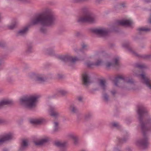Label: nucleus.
<instances>
[{"label": "nucleus", "mask_w": 151, "mask_h": 151, "mask_svg": "<svg viewBox=\"0 0 151 151\" xmlns=\"http://www.w3.org/2000/svg\"><path fill=\"white\" fill-rule=\"evenodd\" d=\"M56 18L53 12L49 10H47L40 16L36 17L31 20V24L35 25L40 24L42 26L40 28V32L45 34L47 32L45 27H51L55 25Z\"/></svg>", "instance_id": "obj_1"}, {"label": "nucleus", "mask_w": 151, "mask_h": 151, "mask_svg": "<svg viewBox=\"0 0 151 151\" xmlns=\"http://www.w3.org/2000/svg\"><path fill=\"white\" fill-rule=\"evenodd\" d=\"M147 110L142 106H139L138 108L137 113L139 115V120L141 125L142 130L145 134V132L150 130V128L148 127V124L149 121L144 122L142 121L143 118L147 114Z\"/></svg>", "instance_id": "obj_2"}, {"label": "nucleus", "mask_w": 151, "mask_h": 151, "mask_svg": "<svg viewBox=\"0 0 151 151\" xmlns=\"http://www.w3.org/2000/svg\"><path fill=\"white\" fill-rule=\"evenodd\" d=\"M38 97L36 96L23 97L20 99V103L22 105L30 109L35 108Z\"/></svg>", "instance_id": "obj_3"}, {"label": "nucleus", "mask_w": 151, "mask_h": 151, "mask_svg": "<svg viewBox=\"0 0 151 151\" xmlns=\"http://www.w3.org/2000/svg\"><path fill=\"white\" fill-rule=\"evenodd\" d=\"M58 59L65 63H67L69 66L73 67L76 63V57H73L69 55H60L58 56Z\"/></svg>", "instance_id": "obj_4"}, {"label": "nucleus", "mask_w": 151, "mask_h": 151, "mask_svg": "<svg viewBox=\"0 0 151 151\" xmlns=\"http://www.w3.org/2000/svg\"><path fill=\"white\" fill-rule=\"evenodd\" d=\"M95 21V19L94 17L89 12L84 14L78 20V22H81L93 23Z\"/></svg>", "instance_id": "obj_5"}, {"label": "nucleus", "mask_w": 151, "mask_h": 151, "mask_svg": "<svg viewBox=\"0 0 151 151\" xmlns=\"http://www.w3.org/2000/svg\"><path fill=\"white\" fill-rule=\"evenodd\" d=\"M126 82L128 83H132L133 82L132 79L129 80L128 78H124L122 75H117L115 78L114 81V83L116 86H119V83L121 81Z\"/></svg>", "instance_id": "obj_6"}, {"label": "nucleus", "mask_w": 151, "mask_h": 151, "mask_svg": "<svg viewBox=\"0 0 151 151\" xmlns=\"http://www.w3.org/2000/svg\"><path fill=\"white\" fill-rule=\"evenodd\" d=\"M92 32L99 36L103 37L105 36L108 34V31L105 28L94 29H92Z\"/></svg>", "instance_id": "obj_7"}, {"label": "nucleus", "mask_w": 151, "mask_h": 151, "mask_svg": "<svg viewBox=\"0 0 151 151\" xmlns=\"http://www.w3.org/2000/svg\"><path fill=\"white\" fill-rule=\"evenodd\" d=\"M140 77L143 83L151 89V80L147 76H146L145 72H143L140 75Z\"/></svg>", "instance_id": "obj_8"}, {"label": "nucleus", "mask_w": 151, "mask_h": 151, "mask_svg": "<svg viewBox=\"0 0 151 151\" xmlns=\"http://www.w3.org/2000/svg\"><path fill=\"white\" fill-rule=\"evenodd\" d=\"M12 135L11 133L6 134L0 137V146L3 145L5 142L12 139Z\"/></svg>", "instance_id": "obj_9"}, {"label": "nucleus", "mask_w": 151, "mask_h": 151, "mask_svg": "<svg viewBox=\"0 0 151 151\" xmlns=\"http://www.w3.org/2000/svg\"><path fill=\"white\" fill-rule=\"evenodd\" d=\"M47 79V78L44 75L37 74L35 75V80L39 83H43L46 81Z\"/></svg>", "instance_id": "obj_10"}, {"label": "nucleus", "mask_w": 151, "mask_h": 151, "mask_svg": "<svg viewBox=\"0 0 151 151\" xmlns=\"http://www.w3.org/2000/svg\"><path fill=\"white\" fill-rule=\"evenodd\" d=\"M82 80L83 84L86 86L88 85L90 82V78L87 73H84L82 75Z\"/></svg>", "instance_id": "obj_11"}, {"label": "nucleus", "mask_w": 151, "mask_h": 151, "mask_svg": "<svg viewBox=\"0 0 151 151\" xmlns=\"http://www.w3.org/2000/svg\"><path fill=\"white\" fill-rule=\"evenodd\" d=\"M118 24L122 26H131L133 24L131 19L122 20L118 21Z\"/></svg>", "instance_id": "obj_12"}, {"label": "nucleus", "mask_w": 151, "mask_h": 151, "mask_svg": "<svg viewBox=\"0 0 151 151\" xmlns=\"http://www.w3.org/2000/svg\"><path fill=\"white\" fill-rule=\"evenodd\" d=\"M12 101L8 99H4L0 101V110L6 105H10L13 104Z\"/></svg>", "instance_id": "obj_13"}, {"label": "nucleus", "mask_w": 151, "mask_h": 151, "mask_svg": "<svg viewBox=\"0 0 151 151\" xmlns=\"http://www.w3.org/2000/svg\"><path fill=\"white\" fill-rule=\"evenodd\" d=\"M49 111L50 115L51 116L56 118L59 116V113L54 107L50 106L49 109Z\"/></svg>", "instance_id": "obj_14"}, {"label": "nucleus", "mask_w": 151, "mask_h": 151, "mask_svg": "<svg viewBox=\"0 0 151 151\" xmlns=\"http://www.w3.org/2000/svg\"><path fill=\"white\" fill-rule=\"evenodd\" d=\"M45 122V119L43 118H40L33 119L30 120V123L34 124H41Z\"/></svg>", "instance_id": "obj_15"}, {"label": "nucleus", "mask_w": 151, "mask_h": 151, "mask_svg": "<svg viewBox=\"0 0 151 151\" xmlns=\"http://www.w3.org/2000/svg\"><path fill=\"white\" fill-rule=\"evenodd\" d=\"M137 144L144 148L145 147L148 145V138L147 137H145L142 140L140 141H138Z\"/></svg>", "instance_id": "obj_16"}, {"label": "nucleus", "mask_w": 151, "mask_h": 151, "mask_svg": "<svg viewBox=\"0 0 151 151\" xmlns=\"http://www.w3.org/2000/svg\"><path fill=\"white\" fill-rule=\"evenodd\" d=\"M28 145V143L26 139L22 140L19 150V151H24L27 148Z\"/></svg>", "instance_id": "obj_17"}, {"label": "nucleus", "mask_w": 151, "mask_h": 151, "mask_svg": "<svg viewBox=\"0 0 151 151\" xmlns=\"http://www.w3.org/2000/svg\"><path fill=\"white\" fill-rule=\"evenodd\" d=\"M32 25L30 24V25H29L26 27H25L24 28L19 31L17 33V35H25L27 32L29 28L30 25Z\"/></svg>", "instance_id": "obj_18"}, {"label": "nucleus", "mask_w": 151, "mask_h": 151, "mask_svg": "<svg viewBox=\"0 0 151 151\" xmlns=\"http://www.w3.org/2000/svg\"><path fill=\"white\" fill-rule=\"evenodd\" d=\"M55 145L58 147L62 148H65L68 145V142L66 141L63 142L56 141L55 142Z\"/></svg>", "instance_id": "obj_19"}, {"label": "nucleus", "mask_w": 151, "mask_h": 151, "mask_svg": "<svg viewBox=\"0 0 151 151\" xmlns=\"http://www.w3.org/2000/svg\"><path fill=\"white\" fill-rule=\"evenodd\" d=\"M119 58L117 57L114 60V62L112 63H110L109 62L107 63L106 65V67H110V66H115L119 64Z\"/></svg>", "instance_id": "obj_20"}, {"label": "nucleus", "mask_w": 151, "mask_h": 151, "mask_svg": "<svg viewBox=\"0 0 151 151\" xmlns=\"http://www.w3.org/2000/svg\"><path fill=\"white\" fill-rule=\"evenodd\" d=\"M102 62L101 61L98 60L97 62L95 63L88 62L86 63V64L87 66L89 67H91L92 66L94 65L98 66L100 65L101 64Z\"/></svg>", "instance_id": "obj_21"}, {"label": "nucleus", "mask_w": 151, "mask_h": 151, "mask_svg": "<svg viewBox=\"0 0 151 151\" xmlns=\"http://www.w3.org/2000/svg\"><path fill=\"white\" fill-rule=\"evenodd\" d=\"M69 111L71 114H75L76 113V108L74 104L70 105L68 108Z\"/></svg>", "instance_id": "obj_22"}, {"label": "nucleus", "mask_w": 151, "mask_h": 151, "mask_svg": "<svg viewBox=\"0 0 151 151\" xmlns=\"http://www.w3.org/2000/svg\"><path fill=\"white\" fill-rule=\"evenodd\" d=\"M48 141V139H43L38 142H35V144L36 145H42L47 142Z\"/></svg>", "instance_id": "obj_23"}, {"label": "nucleus", "mask_w": 151, "mask_h": 151, "mask_svg": "<svg viewBox=\"0 0 151 151\" xmlns=\"http://www.w3.org/2000/svg\"><path fill=\"white\" fill-rule=\"evenodd\" d=\"M100 85L102 88L104 89L106 87V82L105 79H101L100 81Z\"/></svg>", "instance_id": "obj_24"}, {"label": "nucleus", "mask_w": 151, "mask_h": 151, "mask_svg": "<svg viewBox=\"0 0 151 151\" xmlns=\"http://www.w3.org/2000/svg\"><path fill=\"white\" fill-rule=\"evenodd\" d=\"M18 25V23L16 22H14L11 25H8V27L10 29H12L16 27Z\"/></svg>", "instance_id": "obj_25"}, {"label": "nucleus", "mask_w": 151, "mask_h": 151, "mask_svg": "<svg viewBox=\"0 0 151 151\" xmlns=\"http://www.w3.org/2000/svg\"><path fill=\"white\" fill-rule=\"evenodd\" d=\"M46 53L50 55H52L54 54V52L52 49L49 48L45 50Z\"/></svg>", "instance_id": "obj_26"}, {"label": "nucleus", "mask_w": 151, "mask_h": 151, "mask_svg": "<svg viewBox=\"0 0 151 151\" xmlns=\"http://www.w3.org/2000/svg\"><path fill=\"white\" fill-rule=\"evenodd\" d=\"M32 43H29L27 45V49L26 51V52L28 53L32 52Z\"/></svg>", "instance_id": "obj_27"}, {"label": "nucleus", "mask_w": 151, "mask_h": 151, "mask_svg": "<svg viewBox=\"0 0 151 151\" xmlns=\"http://www.w3.org/2000/svg\"><path fill=\"white\" fill-rule=\"evenodd\" d=\"M54 130H53V132H57L58 129H59V124L58 122H55L54 123Z\"/></svg>", "instance_id": "obj_28"}, {"label": "nucleus", "mask_w": 151, "mask_h": 151, "mask_svg": "<svg viewBox=\"0 0 151 151\" xmlns=\"http://www.w3.org/2000/svg\"><path fill=\"white\" fill-rule=\"evenodd\" d=\"M138 30L140 32L142 31L144 32H147L150 30V29L145 27H141L138 29Z\"/></svg>", "instance_id": "obj_29"}, {"label": "nucleus", "mask_w": 151, "mask_h": 151, "mask_svg": "<svg viewBox=\"0 0 151 151\" xmlns=\"http://www.w3.org/2000/svg\"><path fill=\"white\" fill-rule=\"evenodd\" d=\"M59 93L63 96H64L68 94V92L64 90H60L59 91Z\"/></svg>", "instance_id": "obj_30"}, {"label": "nucleus", "mask_w": 151, "mask_h": 151, "mask_svg": "<svg viewBox=\"0 0 151 151\" xmlns=\"http://www.w3.org/2000/svg\"><path fill=\"white\" fill-rule=\"evenodd\" d=\"M69 137L72 140H73L74 142V144H76V136L73 134H70L69 135Z\"/></svg>", "instance_id": "obj_31"}, {"label": "nucleus", "mask_w": 151, "mask_h": 151, "mask_svg": "<svg viewBox=\"0 0 151 151\" xmlns=\"http://www.w3.org/2000/svg\"><path fill=\"white\" fill-rule=\"evenodd\" d=\"M111 125L112 127H117L119 126V124L117 122H114L111 123Z\"/></svg>", "instance_id": "obj_32"}, {"label": "nucleus", "mask_w": 151, "mask_h": 151, "mask_svg": "<svg viewBox=\"0 0 151 151\" xmlns=\"http://www.w3.org/2000/svg\"><path fill=\"white\" fill-rule=\"evenodd\" d=\"M6 122V120L4 119L0 118V124H5Z\"/></svg>", "instance_id": "obj_33"}, {"label": "nucleus", "mask_w": 151, "mask_h": 151, "mask_svg": "<svg viewBox=\"0 0 151 151\" xmlns=\"http://www.w3.org/2000/svg\"><path fill=\"white\" fill-rule=\"evenodd\" d=\"M137 66L139 68H143L145 67V65H138Z\"/></svg>", "instance_id": "obj_34"}, {"label": "nucleus", "mask_w": 151, "mask_h": 151, "mask_svg": "<svg viewBox=\"0 0 151 151\" xmlns=\"http://www.w3.org/2000/svg\"><path fill=\"white\" fill-rule=\"evenodd\" d=\"M7 81L8 82L11 83L12 81V79L11 78L9 77L7 78Z\"/></svg>", "instance_id": "obj_35"}, {"label": "nucleus", "mask_w": 151, "mask_h": 151, "mask_svg": "<svg viewBox=\"0 0 151 151\" xmlns=\"http://www.w3.org/2000/svg\"><path fill=\"white\" fill-rule=\"evenodd\" d=\"M87 48V47L86 45L83 44L82 45V48L83 49H86Z\"/></svg>", "instance_id": "obj_36"}, {"label": "nucleus", "mask_w": 151, "mask_h": 151, "mask_svg": "<svg viewBox=\"0 0 151 151\" xmlns=\"http://www.w3.org/2000/svg\"><path fill=\"white\" fill-rule=\"evenodd\" d=\"M105 100H107L108 99V96L106 94H104L103 96Z\"/></svg>", "instance_id": "obj_37"}, {"label": "nucleus", "mask_w": 151, "mask_h": 151, "mask_svg": "<svg viewBox=\"0 0 151 151\" xmlns=\"http://www.w3.org/2000/svg\"><path fill=\"white\" fill-rule=\"evenodd\" d=\"M123 46L127 48H129V45L127 43H125L123 45Z\"/></svg>", "instance_id": "obj_38"}, {"label": "nucleus", "mask_w": 151, "mask_h": 151, "mask_svg": "<svg viewBox=\"0 0 151 151\" xmlns=\"http://www.w3.org/2000/svg\"><path fill=\"white\" fill-rule=\"evenodd\" d=\"M57 76L58 78L59 79H61L63 77V76L60 74H58Z\"/></svg>", "instance_id": "obj_39"}, {"label": "nucleus", "mask_w": 151, "mask_h": 151, "mask_svg": "<svg viewBox=\"0 0 151 151\" xmlns=\"http://www.w3.org/2000/svg\"><path fill=\"white\" fill-rule=\"evenodd\" d=\"M129 50H130V51H131V52L133 54H134L135 55H136V52L134 51V50H133L132 49H129Z\"/></svg>", "instance_id": "obj_40"}, {"label": "nucleus", "mask_w": 151, "mask_h": 151, "mask_svg": "<svg viewBox=\"0 0 151 151\" xmlns=\"http://www.w3.org/2000/svg\"><path fill=\"white\" fill-rule=\"evenodd\" d=\"M82 99L83 98L81 96H79L78 97V100L80 101H81Z\"/></svg>", "instance_id": "obj_41"}, {"label": "nucleus", "mask_w": 151, "mask_h": 151, "mask_svg": "<svg viewBox=\"0 0 151 151\" xmlns=\"http://www.w3.org/2000/svg\"><path fill=\"white\" fill-rule=\"evenodd\" d=\"M19 0L21 1H22L23 2H29V0Z\"/></svg>", "instance_id": "obj_42"}, {"label": "nucleus", "mask_w": 151, "mask_h": 151, "mask_svg": "<svg viewBox=\"0 0 151 151\" xmlns=\"http://www.w3.org/2000/svg\"><path fill=\"white\" fill-rule=\"evenodd\" d=\"M3 46H4L3 44L1 42H0V47H2Z\"/></svg>", "instance_id": "obj_43"}, {"label": "nucleus", "mask_w": 151, "mask_h": 151, "mask_svg": "<svg viewBox=\"0 0 151 151\" xmlns=\"http://www.w3.org/2000/svg\"><path fill=\"white\" fill-rule=\"evenodd\" d=\"M149 22L150 23H151V17H150V18L149 19Z\"/></svg>", "instance_id": "obj_44"}, {"label": "nucleus", "mask_w": 151, "mask_h": 151, "mask_svg": "<svg viewBox=\"0 0 151 151\" xmlns=\"http://www.w3.org/2000/svg\"><path fill=\"white\" fill-rule=\"evenodd\" d=\"M101 0H96V3H99Z\"/></svg>", "instance_id": "obj_45"}, {"label": "nucleus", "mask_w": 151, "mask_h": 151, "mask_svg": "<svg viewBox=\"0 0 151 151\" xmlns=\"http://www.w3.org/2000/svg\"><path fill=\"white\" fill-rule=\"evenodd\" d=\"M72 2L73 3H75L76 2V0H72Z\"/></svg>", "instance_id": "obj_46"}, {"label": "nucleus", "mask_w": 151, "mask_h": 151, "mask_svg": "<svg viewBox=\"0 0 151 151\" xmlns=\"http://www.w3.org/2000/svg\"><path fill=\"white\" fill-rule=\"evenodd\" d=\"M3 151H8V150L7 149H4Z\"/></svg>", "instance_id": "obj_47"}, {"label": "nucleus", "mask_w": 151, "mask_h": 151, "mask_svg": "<svg viewBox=\"0 0 151 151\" xmlns=\"http://www.w3.org/2000/svg\"><path fill=\"white\" fill-rule=\"evenodd\" d=\"M1 14L0 13V22H1Z\"/></svg>", "instance_id": "obj_48"}, {"label": "nucleus", "mask_w": 151, "mask_h": 151, "mask_svg": "<svg viewBox=\"0 0 151 151\" xmlns=\"http://www.w3.org/2000/svg\"><path fill=\"white\" fill-rule=\"evenodd\" d=\"M86 118H87V116H86L85 117V119H86Z\"/></svg>", "instance_id": "obj_49"}, {"label": "nucleus", "mask_w": 151, "mask_h": 151, "mask_svg": "<svg viewBox=\"0 0 151 151\" xmlns=\"http://www.w3.org/2000/svg\"><path fill=\"white\" fill-rule=\"evenodd\" d=\"M112 93L113 94H114V93H113V92H112Z\"/></svg>", "instance_id": "obj_50"}, {"label": "nucleus", "mask_w": 151, "mask_h": 151, "mask_svg": "<svg viewBox=\"0 0 151 151\" xmlns=\"http://www.w3.org/2000/svg\"><path fill=\"white\" fill-rule=\"evenodd\" d=\"M81 151H86L85 150H82Z\"/></svg>", "instance_id": "obj_51"}, {"label": "nucleus", "mask_w": 151, "mask_h": 151, "mask_svg": "<svg viewBox=\"0 0 151 151\" xmlns=\"http://www.w3.org/2000/svg\"><path fill=\"white\" fill-rule=\"evenodd\" d=\"M148 56H147V57L145 58H147V57Z\"/></svg>", "instance_id": "obj_52"}, {"label": "nucleus", "mask_w": 151, "mask_h": 151, "mask_svg": "<svg viewBox=\"0 0 151 151\" xmlns=\"http://www.w3.org/2000/svg\"><path fill=\"white\" fill-rule=\"evenodd\" d=\"M76 61H77V58H76Z\"/></svg>", "instance_id": "obj_53"}]
</instances>
